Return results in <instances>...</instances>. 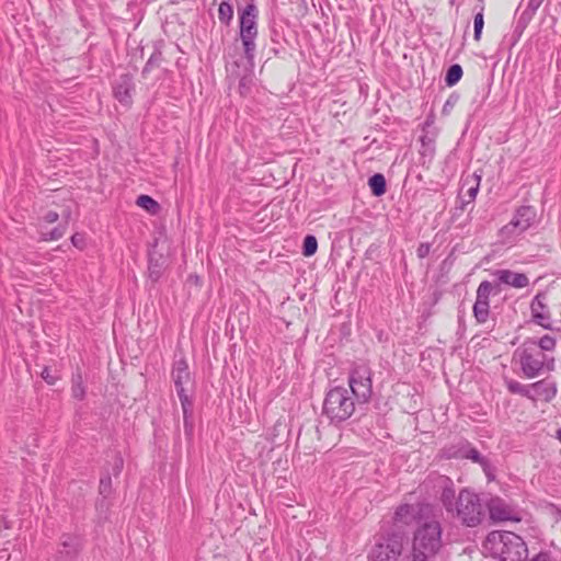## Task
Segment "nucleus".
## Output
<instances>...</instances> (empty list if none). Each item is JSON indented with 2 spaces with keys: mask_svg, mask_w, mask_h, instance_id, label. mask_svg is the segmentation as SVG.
Instances as JSON below:
<instances>
[{
  "mask_svg": "<svg viewBox=\"0 0 561 561\" xmlns=\"http://www.w3.org/2000/svg\"><path fill=\"white\" fill-rule=\"evenodd\" d=\"M134 89L135 87L133 76L129 73H124L119 76V78L113 87L114 96L119 103L128 106L131 104L133 101L131 92L134 91Z\"/></svg>",
  "mask_w": 561,
  "mask_h": 561,
  "instance_id": "f3484780",
  "label": "nucleus"
},
{
  "mask_svg": "<svg viewBox=\"0 0 561 561\" xmlns=\"http://www.w3.org/2000/svg\"><path fill=\"white\" fill-rule=\"evenodd\" d=\"M66 230H67L66 225H59L58 227L54 228L49 232L43 233L42 240H44V241L59 240L65 236Z\"/></svg>",
  "mask_w": 561,
  "mask_h": 561,
  "instance_id": "473e14b6",
  "label": "nucleus"
},
{
  "mask_svg": "<svg viewBox=\"0 0 561 561\" xmlns=\"http://www.w3.org/2000/svg\"><path fill=\"white\" fill-rule=\"evenodd\" d=\"M71 243L73 244V247L82 249L84 247V236L81 233L72 234Z\"/></svg>",
  "mask_w": 561,
  "mask_h": 561,
  "instance_id": "4c0bfd02",
  "label": "nucleus"
},
{
  "mask_svg": "<svg viewBox=\"0 0 561 561\" xmlns=\"http://www.w3.org/2000/svg\"><path fill=\"white\" fill-rule=\"evenodd\" d=\"M85 386L83 385V378L80 373H77L72 376L71 380V396L79 401H82L85 398Z\"/></svg>",
  "mask_w": 561,
  "mask_h": 561,
  "instance_id": "4be33fe9",
  "label": "nucleus"
},
{
  "mask_svg": "<svg viewBox=\"0 0 561 561\" xmlns=\"http://www.w3.org/2000/svg\"><path fill=\"white\" fill-rule=\"evenodd\" d=\"M148 271L149 277L156 282L161 277L162 265L159 263L158 260H154L152 256H150Z\"/></svg>",
  "mask_w": 561,
  "mask_h": 561,
  "instance_id": "72a5a7b5",
  "label": "nucleus"
},
{
  "mask_svg": "<svg viewBox=\"0 0 561 561\" xmlns=\"http://www.w3.org/2000/svg\"><path fill=\"white\" fill-rule=\"evenodd\" d=\"M483 25H484V18H483V10L481 9V11L474 15V21H473V27H474L473 37L476 41H480Z\"/></svg>",
  "mask_w": 561,
  "mask_h": 561,
  "instance_id": "f704fd0d",
  "label": "nucleus"
},
{
  "mask_svg": "<svg viewBox=\"0 0 561 561\" xmlns=\"http://www.w3.org/2000/svg\"><path fill=\"white\" fill-rule=\"evenodd\" d=\"M484 550L501 561H528V548L523 538L512 531H491L484 542Z\"/></svg>",
  "mask_w": 561,
  "mask_h": 561,
  "instance_id": "f03ea898",
  "label": "nucleus"
},
{
  "mask_svg": "<svg viewBox=\"0 0 561 561\" xmlns=\"http://www.w3.org/2000/svg\"><path fill=\"white\" fill-rule=\"evenodd\" d=\"M373 371L367 364H356L348 376L351 393L359 403L369 401L373 394Z\"/></svg>",
  "mask_w": 561,
  "mask_h": 561,
  "instance_id": "0eeeda50",
  "label": "nucleus"
},
{
  "mask_svg": "<svg viewBox=\"0 0 561 561\" xmlns=\"http://www.w3.org/2000/svg\"><path fill=\"white\" fill-rule=\"evenodd\" d=\"M500 283L510 285L514 288H524L528 286L529 280L526 274L516 273L510 270H499L494 273Z\"/></svg>",
  "mask_w": 561,
  "mask_h": 561,
  "instance_id": "6ab92c4d",
  "label": "nucleus"
},
{
  "mask_svg": "<svg viewBox=\"0 0 561 561\" xmlns=\"http://www.w3.org/2000/svg\"><path fill=\"white\" fill-rule=\"evenodd\" d=\"M529 396L527 399L533 401L542 400L550 402L557 394V386L547 379L539 380L529 385Z\"/></svg>",
  "mask_w": 561,
  "mask_h": 561,
  "instance_id": "dca6fc26",
  "label": "nucleus"
},
{
  "mask_svg": "<svg viewBox=\"0 0 561 561\" xmlns=\"http://www.w3.org/2000/svg\"><path fill=\"white\" fill-rule=\"evenodd\" d=\"M110 486H111V478L110 477L102 478L100 481V493L101 494L106 493L108 491Z\"/></svg>",
  "mask_w": 561,
  "mask_h": 561,
  "instance_id": "58836bf2",
  "label": "nucleus"
},
{
  "mask_svg": "<svg viewBox=\"0 0 561 561\" xmlns=\"http://www.w3.org/2000/svg\"><path fill=\"white\" fill-rule=\"evenodd\" d=\"M41 376L48 385H55L56 381L58 380L57 376L50 374V369L48 367H44Z\"/></svg>",
  "mask_w": 561,
  "mask_h": 561,
  "instance_id": "c9c22d12",
  "label": "nucleus"
},
{
  "mask_svg": "<svg viewBox=\"0 0 561 561\" xmlns=\"http://www.w3.org/2000/svg\"><path fill=\"white\" fill-rule=\"evenodd\" d=\"M252 68L250 67V70ZM253 85V76L251 71L244 76H242L239 80V92L242 96H247L252 89Z\"/></svg>",
  "mask_w": 561,
  "mask_h": 561,
  "instance_id": "7c9ffc66",
  "label": "nucleus"
},
{
  "mask_svg": "<svg viewBox=\"0 0 561 561\" xmlns=\"http://www.w3.org/2000/svg\"><path fill=\"white\" fill-rule=\"evenodd\" d=\"M402 548L403 538L401 535L396 533L387 534L374 546L370 558L373 561H397L402 552Z\"/></svg>",
  "mask_w": 561,
  "mask_h": 561,
  "instance_id": "1a4fd4ad",
  "label": "nucleus"
},
{
  "mask_svg": "<svg viewBox=\"0 0 561 561\" xmlns=\"http://www.w3.org/2000/svg\"><path fill=\"white\" fill-rule=\"evenodd\" d=\"M162 51L159 48H156L154 51L151 54L149 59L147 60L141 75L142 77H147V75L156 67H159L162 62Z\"/></svg>",
  "mask_w": 561,
  "mask_h": 561,
  "instance_id": "a878e982",
  "label": "nucleus"
},
{
  "mask_svg": "<svg viewBox=\"0 0 561 561\" xmlns=\"http://www.w3.org/2000/svg\"><path fill=\"white\" fill-rule=\"evenodd\" d=\"M178 393V397L181 402V407L183 410V419H191L192 417V409H193V402L190 399V397L186 393V390H180Z\"/></svg>",
  "mask_w": 561,
  "mask_h": 561,
  "instance_id": "c85d7f7f",
  "label": "nucleus"
},
{
  "mask_svg": "<svg viewBox=\"0 0 561 561\" xmlns=\"http://www.w3.org/2000/svg\"><path fill=\"white\" fill-rule=\"evenodd\" d=\"M482 179V170L474 171L471 174H463L461 178V190H460V209L463 210L467 204L472 203L480 190V183Z\"/></svg>",
  "mask_w": 561,
  "mask_h": 561,
  "instance_id": "2eb2a0df",
  "label": "nucleus"
},
{
  "mask_svg": "<svg viewBox=\"0 0 561 561\" xmlns=\"http://www.w3.org/2000/svg\"><path fill=\"white\" fill-rule=\"evenodd\" d=\"M355 411V402L351 391L344 387L330 389L323 402V414L332 423H341L350 419Z\"/></svg>",
  "mask_w": 561,
  "mask_h": 561,
  "instance_id": "423d86ee",
  "label": "nucleus"
},
{
  "mask_svg": "<svg viewBox=\"0 0 561 561\" xmlns=\"http://www.w3.org/2000/svg\"><path fill=\"white\" fill-rule=\"evenodd\" d=\"M171 376L176 392L185 390V385L191 381V374L187 360L184 357L174 360Z\"/></svg>",
  "mask_w": 561,
  "mask_h": 561,
  "instance_id": "a211bd4d",
  "label": "nucleus"
},
{
  "mask_svg": "<svg viewBox=\"0 0 561 561\" xmlns=\"http://www.w3.org/2000/svg\"><path fill=\"white\" fill-rule=\"evenodd\" d=\"M543 0H529L527 5V11H530L534 14L538 8L541 5Z\"/></svg>",
  "mask_w": 561,
  "mask_h": 561,
  "instance_id": "a19ab883",
  "label": "nucleus"
},
{
  "mask_svg": "<svg viewBox=\"0 0 561 561\" xmlns=\"http://www.w3.org/2000/svg\"><path fill=\"white\" fill-rule=\"evenodd\" d=\"M435 133H425L420 137L421 148L419 153L421 156L422 164L431 162L435 156Z\"/></svg>",
  "mask_w": 561,
  "mask_h": 561,
  "instance_id": "aec40b11",
  "label": "nucleus"
},
{
  "mask_svg": "<svg viewBox=\"0 0 561 561\" xmlns=\"http://www.w3.org/2000/svg\"><path fill=\"white\" fill-rule=\"evenodd\" d=\"M194 424L193 420L191 419H184V428L186 433H191L193 431Z\"/></svg>",
  "mask_w": 561,
  "mask_h": 561,
  "instance_id": "37998d69",
  "label": "nucleus"
},
{
  "mask_svg": "<svg viewBox=\"0 0 561 561\" xmlns=\"http://www.w3.org/2000/svg\"><path fill=\"white\" fill-rule=\"evenodd\" d=\"M431 244L430 243H421L416 249V254L420 259H424L430 254Z\"/></svg>",
  "mask_w": 561,
  "mask_h": 561,
  "instance_id": "e433bc0d",
  "label": "nucleus"
},
{
  "mask_svg": "<svg viewBox=\"0 0 561 561\" xmlns=\"http://www.w3.org/2000/svg\"><path fill=\"white\" fill-rule=\"evenodd\" d=\"M486 511L494 522H519L522 519L520 513L516 508L499 497L486 503Z\"/></svg>",
  "mask_w": 561,
  "mask_h": 561,
  "instance_id": "4468645a",
  "label": "nucleus"
},
{
  "mask_svg": "<svg viewBox=\"0 0 561 561\" xmlns=\"http://www.w3.org/2000/svg\"><path fill=\"white\" fill-rule=\"evenodd\" d=\"M557 520H561V511H558Z\"/></svg>",
  "mask_w": 561,
  "mask_h": 561,
  "instance_id": "a18cd8bd",
  "label": "nucleus"
},
{
  "mask_svg": "<svg viewBox=\"0 0 561 561\" xmlns=\"http://www.w3.org/2000/svg\"><path fill=\"white\" fill-rule=\"evenodd\" d=\"M259 10L254 3H248L239 12V36L242 43L244 57L249 67H254L256 44L259 34L257 27Z\"/></svg>",
  "mask_w": 561,
  "mask_h": 561,
  "instance_id": "39448f33",
  "label": "nucleus"
},
{
  "mask_svg": "<svg viewBox=\"0 0 561 561\" xmlns=\"http://www.w3.org/2000/svg\"><path fill=\"white\" fill-rule=\"evenodd\" d=\"M136 205L144 208L151 215H156L160 210V205L149 195H139Z\"/></svg>",
  "mask_w": 561,
  "mask_h": 561,
  "instance_id": "b1692460",
  "label": "nucleus"
},
{
  "mask_svg": "<svg viewBox=\"0 0 561 561\" xmlns=\"http://www.w3.org/2000/svg\"><path fill=\"white\" fill-rule=\"evenodd\" d=\"M442 525L438 520H428L414 531L412 552L407 561H433L442 548Z\"/></svg>",
  "mask_w": 561,
  "mask_h": 561,
  "instance_id": "7ed1b4c3",
  "label": "nucleus"
},
{
  "mask_svg": "<svg viewBox=\"0 0 561 561\" xmlns=\"http://www.w3.org/2000/svg\"><path fill=\"white\" fill-rule=\"evenodd\" d=\"M123 465H124L123 458L121 456H116L115 461H114V474L115 476L119 474V472L123 469Z\"/></svg>",
  "mask_w": 561,
  "mask_h": 561,
  "instance_id": "79ce46f5",
  "label": "nucleus"
},
{
  "mask_svg": "<svg viewBox=\"0 0 561 561\" xmlns=\"http://www.w3.org/2000/svg\"><path fill=\"white\" fill-rule=\"evenodd\" d=\"M493 285L489 280L480 283L477 289L476 302L473 305V316L478 323H485L490 316V295Z\"/></svg>",
  "mask_w": 561,
  "mask_h": 561,
  "instance_id": "ddd939ff",
  "label": "nucleus"
},
{
  "mask_svg": "<svg viewBox=\"0 0 561 561\" xmlns=\"http://www.w3.org/2000/svg\"><path fill=\"white\" fill-rule=\"evenodd\" d=\"M444 454L447 458L470 459L473 462L479 463L486 474H489L491 469L490 460L482 456L467 440H460L458 444L445 448Z\"/></svg>",
  "mask_w": 561,
  "mask_h": 561,
  "instance_id": "9d476101",
  "label": "nucleus"
},
{
  "mask_svg": "<svg viewBox=\"0 0 561 561\" xmlns=\"http://www.w3.org/2000/svg\"><path fill=\"white\" fill-rule=\"evenodd\" d=\"M462 68L460 65L458 64H454L451 65L447 71H446V76H445V83L447 87H454L455 84H457L461 77H462Z\"/></svg>",
  "mask_w": 561,
  "mask_h": 561,
  "instance_id": "393cba45",
  "label": "nucleus"
},
{
  "mask_svg": "<svg viewBox=\"0 0 561 561\" xmlns=\"http://www.w3.org/2000/svg\"><path fill=\"white\" fill-rule=\"evenodd\" d=\"M432 124H433V121H432L430 117H427V118H426V121H425V122H424V124H423V128H422L423 134H425V133H430V131L427 130V128H428V127H431V126H432Z\"/></svg>",
  "mask_w": 561,
  "mask_h": 561,
  "instance_id": "c03bdc74",
  "label": "nucleus"
},
{
  "mask_svg": "<svg viewBox=\"0 0 561 561\" xmlns=\"http://www.w3.org/2000/svg\"><path fill=\"white\" fill-rule=\"evenodd\" d=\"M531 320L546 330H553L546 293H538L530 304Z\"/></svg>",
  "mask_w": 561,
  "mask_h": 561,
  "instance_id": "f8f14e48",
  "label": "nucleus"
},
{
  "mask_svg": "<svg viewBox=\"0 0 561 561\" xmlns=\"http://www.w3.org/2000/svg\"><path fill=\"white\" fill-rule=\"evenodd\" d=\"M368 186L374 196H382L387 191V183L385 176L381 173H375L369 178Z\"/></svg>",
  "mask_w": 561,
  "mask_h": 561,
  "instance_id": "412c9836",
  "label": "nucleus"
},
{
  "mask_svg": "<svg viewBox=\"0 0 561 561\" xmlns=\"http://www.w3.org/2000/svg\"><path fill=\"white\" fill-rule=\"evenodd\" d=\"M556 344V339L548 334L543 335L538 341L535 340V345L542 350V353L553 351Z\"/></svg>",
  "mask_w": 561,
  "mask_h": 561,
  "instance_id": "2f4dec72",
  "label": "nucleus"
},
{
  "mask_svg": "<svg viewBox=\"0 0 561 561\" xmlns=\"http://www.w3.org/2000/svg\"><path fill=\"white\" fill-rule=\"evenodd\" d=\"M514 357L518 360L523 375L526 378H536L545 370L553 369V358L542 353L534 339L526 340L519 347L516 348Z\"/></svg>",
  "mask_w": 561,
  "mask_h": 561,
  "instance_id": "20e7f679",
  "label": "nucleus"
},
{
  "mask_svg": "<svg viewBox=\"0 0 561 561\" xmlns=\"http://www.w3.org/2000/svg\"><path fill=\"white\" fill-rule=\"evenodd\" d=\"M414 515V507L410 504L400 505L394 513V519L402 523H408Z\"/></svg>",
  "mask_w": 561,
  "mask_h": 561,
  "instance_id": "cd10ccee",
  "label": "nucleus"
},
{
  "mask_svg": "<svg viewBox=\"0 0 561 561\" xmlns=\"http://www.w3.org/2000/svg\"><path fill=\"white\" fill-rule=\"evenodd\" d=\"M59 218V215L58 213L54 211V210H49L45 214L44 216V220L47 222V224H54L58 220Z\"/></svg>",
  "mask_w": 561,
  "mask_h": 561,
  "instance_id": "ea45409f",
  "label": "nucleus"
},
{
  "mask_svg": "<svg viewBox=\"0 0 561 561\" xmlns=\"http://www.w3.org/2000/svg\"><path fill=\"white\" fill-rule=\"evenodd\" d=\"M505 383L511 393L520 394L525 398H528L529 385H523L519 381L514 380V379H506Z\"/></svg>",
  "mask_w": 561,
  "mask_h": 561,
  "instance_id": "bb28decb",
  "label": "nucleus"
},
{
  "mask_svg": "<svg viewBox=\"0 0 561 561\" xmlns=\"http://www.w3.org/2000/svg\"><path fill=\"white\" fill-rule=\"evenodd\" d=\"M83 548V540L76 534H62L54 561H77Z\"/></svg>",
  "mask_w": 561,
  "mask_h": 561,
  "instance_id": "9b49d317",
  "label": "nucleus"
},
{
  "mask_svg": "<svg viewBox=\"0 0 561 561\" xmlns=\"http://www.w3.org/2000/svg\"><path fill=\"white\" fill-rule=\"evenodd\" d=\"M318 241L314 236L308 234L304 239L302 254L305 256H311L317 252Z\"/></svg>",
  "mask_w": 561,
  "mask_h": 561,
  "instance_id": "c756f323",
  "label": "nucleus"
},
{
  "mask_svg": "<svg viewBox=\"0 0 561 561\" xmlns=\"http://www.w3.org/2000/svg\"><path fill=\"white\" fill-rule=\"evenodd\" d=\"M536 209L533 206H520L516 209L511 221L503 226L500 236L504 241H511L524 233L536 220Z\"/></svg>",
  "mask_w": 561,
  "mask_h": 561,
  "instance_id": "6e6552de",
  "label": "nucleus"
},
{
  "mask_svg": "<svg viewBox=\"0 0 561 561\" xmlns=\"http://www.w3.org/2000/svg\"><path fill=\"white\" fill-rule=\"evenodd\" d=\"M437 485L442 489L439 502L447 515L466 527L482 524L486 514V503L478 493L465 488L456 495L453 481L444 476L437 479Z\"/></svg>",
  "mask_w": 561,
  "mask_h": 561,
  "instance_id": "f257e3e1",
  "label": "nucleus"
},
{
  "mask_svg": "<svg viewBox=\"0 0 561 561\" xmlns=\"http://www.w3.org/2000/svg\"><path fill=\"white\" fill-rule=\"evenodd\" d=\"M218 19L221 24L229 26L233 19V7L228 0H222L218 7Z\"/></svg>",
  "mask_w": 561,
  "mask_h": 561,
  "instance_id": "5701e85b",
  "label": "nucleus"
}]
</instances>
